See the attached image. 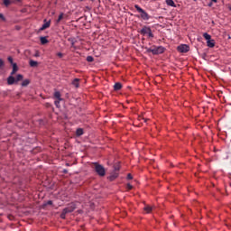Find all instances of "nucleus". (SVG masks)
Masks as SVG:
<instances>
[{
    "mask_svg": "<svg viewBox=\"0 0 231 231\" xmlns=\"http://www.w3.org/2000/svg\"><path fill=\"white\" fill-rule=\"evenodd\" d=\"M148 53H152V55H161L165 51V48L162 46H153L152 48L147 49Z\"/></svg>",
    "mask_w": 231,
    "mask_h": 231,
    "instance_id": "1",
    "label": "nucleus"
},
{
    "mask_svg": "<svg viewBox=\"0 0 231 231\" xmlns=\"http://www.w3.org/2000/svg\"><path fill=\"white\" fill-rule=\"evenodd\" d=\"M134 8H135V10H137V12H139V14H141V17L143 21H149V19H151V15H149V14H147V12H145V10H143L142 7H140V5H135Z\"/></svg>",
    "mask_w": 231,
    "mask_h": 231,
    "instance_id": "2",
    "label": "nucleus"
},
{
    "mask_svg": "<svg viewBox=\"0 0 231 231\" xmlns=\"http://www.w3.org/2000/svg\"><path fill=\"white\" fill-rule=\"evenodd\" d=\"M94 170L96 171L97 174H98V176H101V177L106 176V168H104V166H102L101 164L95 162Z\"/></svg>",
    "mask_w": 231,
    "mask_h": 231,
    "instance_id": "3",
    "label": "nucleus"
},
{
    "mask_svg": "<svg viewBox=\"0 0 231 231\" xmlns=\"http://www.w3.org/2000/svg\"><path fill=\"white\" fill-rule=\"evenodd\" d=\"M76 208L77 205H75V203H71L63 209V214H70V212H73Z\"/></svg>",
    "mask_w": 231,
    "mask_h": 231,
    "instance_id": "4",
    "label": "nucleus"
},
{
    "mask_svg": "<svg viewBox=\"0 0 231 231\" xmlns=\"http://www.w3.org/2000/svg\"><path fill=\"white\" fill-rule=\"evenodd\" d=\"M177 50L180 53H187V51H189L190 50V48L187 44H182V45L178 46Z\"/></svg>",
    "mask_w": 231,
    "mask_h": 231,
    "instance_id": "5",
    "label": "nucleus"
},
{
    "mask_svg": "<svg viewBox=\"0 0 231 231\" xmlns=\"http://www.w3.org/2000/svg\"><path fill=\"white\" fill-rule=\"evenodd\" d=\"M150 32H151V27L144 25L141 29L140 33H141V35H147Z\"/></svg>",
    "mask_w": 231,
    "mask_h": 231,
    "instance_id": "6",
    "label": "nucleus"
},
{
    "mask_svg": "<svg viewBox=\"0 0 231 231\" xmlns=\"http://www.w3.org/2000/svg\"><path fill=\"white\" fill-rule=\"evenodd\" d=\"M7 84L9 86H13V84H15V78H14V75H11L7 78Z\"/></svg>",
    "mask_w": 231,
    "mask_h": 231,
    "instance_id": "7",
    "label": "nucleus"
},
{
    "mask_svg": "<svg viewBox=\"0 0 231 231\" xmlns=\"http://www.w3.org/2000/svg\"><path fill=\"white\" fill-rule=\"evenodd\" d=\"M154 209V207L146 205L143 208L144 212H146V214H151L152 212V210Z\"/></svg>",
    "mask_w": 231,
    "mask_h": 231,
    "instance_id": "8",
    "label": "nucleus"
},
{
    "mask_svg": "<svg viewBox=\"0 0 231 231\" xmlns=\"http://www.w3.org/2000/svg\"><path fill=\"white\" fill-rule=\"evenodd\" d=\"M51 25V22H45L44 24H42V26L40 28V31L42 32L44 30H46L47 28H50Z\"/></svg>",
    "mask_w": 231,
    "mask_h": 231,
    "instance_id": "9",
    "label": "nucleus"
},
{
    "mask_svg": "<svg viewBox=\"0 0 231 231\" xmlns=\"http://www.w3.org/2000/svg\"><path fill=\"white\" fill-rule=\"evenodd\" d=\"M29 66H31V68H37L39 66V62L33 60H30Z\"/></svg>",
    "mask_w": 231,
    "mask_h": 231,
    "instance_id": "10",
    "label": "nucleus"
},
{
    "mask_svg": "<svg viewBox=\"0 0 231 231\" xmlns=\"http://www.w3.org/2000/svg\"><path fill=\"white\" fill-rule=\"evenodd\" d=\"M120 89H122V83L117 82L114 85V90L115 91H120Z\"/></svg>",
    "mask_w": 231,
    "mask_h": 231,
    "instance_id": "11",
    "label": "nucleus"
},
{
    "mask_svg": "<svg viewBox=\"0 0 231 231\" xmlns=\"http://www.w3.org/2000/svg\"><path fill=\"white\" fill-rule=\"evenodd\" d=\"M19 68L17 67V63H14L13 64V70L11 72V75H15V73H17Z\"/></svg>",
    "mask_w": 231,
    "mask_h": 231,
    "instance_id": "12",
    "label": "nucleus"
},
{
    "mask_svg": "<svg viewBox=\"0 0 231 231\" xmlns=\"http://www.w3.org/2000/svg\"><path fill=\"white\" fill-rule=\"evenodd\" d=\"M166 5H168V6H172L173 8H176V4L174 3V0H166Z\"/></svg>",
    "mask_w": 231,
    "mask_h": 231,
    "instance_id": "13",
    "label": "nucleus"
},
{
    "mask_svg": "<svg viewBox=\"0 0 231 231\" xmlns=\"http://www.w3.org/2000/svg\"><path fill=\"white\" fill-rule=\"evenodd\" d=\"M207 44L208 48H214V46H216V42L214 40H209L207 42Z\"/></svg>",
    "mask_w": 231,
    "mask_h": 231,
    "instance_id": "14",
    "label": "nucleus"
},
{
    "mask_svg": "<svg viewBox=\"0 0 231 231\" xmlns=\"http://www.w3.org/2000/svg\"><path fill=\"white\" fill-rule=\"evenodd\" d=\"M82 134H84V130L82 128H78L76 130V135L77 136H82Z\"/></svg>",
    "mask_w": 231,
    "mask_h": 231,
    "instance_id": "15",
    "label": "nucleus"
},
{
    "mask_svg": "<svg viewBox=\"0 0 231 231\" xmlns=\"http://www.w3.org/2000/svg\"><path fill=\"white\" fill-rule=\"evenodd\" d=\"M80 79H74L72 81V85L75 86V88H79Z\"/></svg>",
    "mask_w": 231,
    "mask_h": 231,
    "instance_id": "16",
    "label": "nucleus"
},
{
    "mask_svg": "<svg viewBox=\"0 0 231 231\" xmlns=\"http://www.w3.org/2000/svg\"><path fill=\"white\" fill-rule=\"evenodd\" d=\"M41 44H48V39L44 36L40 38Z\"/></svg>",
    "mask_w": 231,
    "mask_h": 231,
    "instance_id": "17",
    "label": "nucleus"
},
{
    "mask_svg": "<svg viewBox=\"0 0 231 231\" xmlns=\"http://www.w3.org/2000/svg\"><path fill=\"white\" fill-rule=\"evenodd\" d=\"M63 19H64V13H61V14L59 15V17H58V19H57V21H56L57 24H59V23H60V21H62Z\"/></svg>",
    "mask_w": 231,
    "mask_h": 231,
    "instance_id": "18",
    "label": "nucleus"
},
{
    "mask_svg": "<svg viewBox=\"0 0 231 231\" xmlns=\"http://www.w3.org/2000/svg\"><path fill=\"white\" fill-rule=\"evenodd\" d=\"M203 37H204V39H206V41H208V42L212 39V36H210V34H208V33H207V32H205V33L203 34Z\"/></svg>",
    "mask_w": 231,
    "mask_h": 231,
    "instance_id": "19",
    "label": "nucleus"
},
{
    "mask_svg": "<svg viewBox=\"0 0 231 231\" xmlns=\"http://www.w3.org/2000/svg\"><path fill=\"white\" fill-rule=\"evenodd\" d=\"M54 97H55V98H57V100H62V98H60V92H59V91H56L54 93Z\"/></svg>",
    "mask_w": 231,
    "mask_h": 231,
    "instance_id": "20",
    "label": "nucleus"
},
{
    "mask_svg": "<svg viewBox=\"0 0 231 231\" xmlns=\"http://www.w3.org/2000/svg\"><path fill=\"white\" fill-rule=\"evenodd\" d=\"M5 6H10L12 5V1L10 0H3Z\"/></svg>",
    "mask_w": 231,
    "mask_h": 231,
    "instance_id": "21",
    "label": "nucleus"
},
{
    "mask_svg": "<svg viewBox=\"0 0 231 231\" xmlns=\"http://www.w3.org/2000/svg\"><path fill=\"white\" fill-rule=\"evenodd\" d=\"M28 84H30V80H28V79H25V80H23V81L22 82V86H23V88H26V86H28Z\"/></svg>",
    "mask_w": 231,
    "mask_h": 231,
    "instance_id": "22",
    "label": "nucleus"
},
{
    "mask_svg": "<svg viewBox=\"0 0 231 231\" xmlns=\"http://www.w3.org/2000/svg\"><path fill=\"white\" fill-rule=\"evenodd\" d=\"M23 75L22 74H18L16 76V82H19V81L23 80Z\"/></svg>",
    "mask_w": 231,
    "mask_h": 231,
    "instance_id": "23",
    "label": "nucleus"
},
{
    "mask_svg": "<svg viewBox=\"0 0 231 231\" xmlns=\"http://www.w3.org/2000/svg\"><path fill=\"white\" fill-rule=\"evenodd\" d=\"M93 60H95V59L92 56H88L87 57V61L88 62H93Z\"/></svg>",
    "mask_w": 231,
    "mask_h": 231,
    "instance_id": "24",
    "label": "nucleus"
},
{
    "mask_svg": "<svg viewBox=\"0 0 231 231\" xmlns=\"http://www.w3.org/2000/svg\"><path fill=\"white\" fill-rule=\"evenodd\" d=\"M116 178H118V173H114L113 175H111L110 180H116Z\"/></svg>",
    "mask_w": 231,
    "mask_h": 231,
    "instance_id": "25",
    "label": "nucleus"
},
{
    "mask_svg": "<svg viewBox=\"0 0 231 231\" xmlns=\"http://www.w3.org/2000/svg\"><path fill=\"white\" fill-rule=\"evenodd\" d=\"M148 37H150V39H152L154 37V34H152V30H150V32L147 33Z\"/></svg>",
    "mask_w": 231,
    "mask_h": 231,
    "instance_id": "26",
    "label": "nucleus"
},
{
    "mask_svg": "<svg viewBox=\"0 0 231 231\" xmlns=\"http://www.w3.org/2000/svg\"><path fill=\"white\" fill-rule=\"evenodd\" d=\"M7 60L10 62V64H14V59L12 57H8Z\"/></svg>",
    "mask_w": 231,
    "mask_h": 231,
    "instance_id": "27",
    "label": "nucleus"
},
{
    "mask_svg": "<svg viewBox=\"0 0 231 231\" xmlns=\"http://www.w3.org/2000/svg\"><path fill=\"white\" fill-rule=\"evenodd\" d=\"M5 66V61L0 59V69H2Z\"/></svg>",
    "mask_w": 231,
    "mask_h": 231,
    "instance_id": "28",
    "label": "nucleus"
},
{
    "mask_svg": "<svg viewBox=\"0 0 231 231\" xmlns=\"http://www.w3.org/2000/svg\"><path fill=\"white\" fill-rule=\"evenodd\" d=\"M54 104H55V106H56V107H59L60 106V100H56L55 102H54Z\"/></svg>",
    "mask_w": 231,
    "mask_h": 231,
    "instance_id": "29",
    "label": "nucleus"
},
{
    "mask_svg": "<svg viewBox=\"0 0 231 231\" xmlns=\"http://www.w3.org/2000/svg\"><path fill=\"white\" fill-rule=\"evenodd\" d=\"M126 189H128V190H132L133 189V185L128 183L127 186H126Z\"/></svg>",
    "mask_w": 231,
    "mask_h": 231,
    "instance_id": "30",
    "label": "nucleus"
},
{
    "mask_svg": "<svg viewBox=\"0 0 231 231\" xmlns=\"http://www.w3.org/2000/svg\"><path fill=\"white\" fill-rule=\"evenodd\" d=\"M0 19H2V21H6V19L5 18V15H3V14H0Z\"/></svg>",
    "mask_w": 231,
    "mask_h": 231,
    "instance_id": "31",
    "label": "nucleus"
},
{
    "mask_svg": "<svg viewBox=\"0 0 231 231\" xmlns=\"http://www.w3.org/2000/svg\"><path fill=\"white\" fill-rule=\"evenodd\" d=\"M34 57H41V53L39 52V51L35 52Z\"/></svg>",
    "mask_w": 231,
    "mask_h": 231,
    "instance_id": "32",
    "label": "nucleus"
},
{
    "mask_svg": "<svg viewBox=\"0 0 231 231\" xmlns=\"http://www.w3.org/2000/svg\"><path fill=\"white\" fill-rule=\"evenodd\" d=\"M127 180H133V175H131V173L127 174Z\"/></svg>",
    "mask_w": 231,
    "mask_h": 231,
    "instance_id": "33",
    "label": "nucleus"
},
{
    "mask_svg": "<svg viewBox=\"0 0 231 231\" xmlns=\"http://www.w3.org/2000/svg\"><path fill=\"white\" fill-rule=\"evenodd\" d=\"M64 217H66V214H64V210H62L61 218L64 219Z\"/></svg>",
    "mask_w": 231,
    "mask_h": 231,
    "instance_id": "34",
    "label": "nucleus"
},
{
    "mask_svg": "<svg viewBox=\"0 0 231 231\" xmlns=\"http://www.w3.org/2000/svg\"><path fill=\"white\" fill-rule=\"evenodd\" d=\"M47 205H53V201L48 200V201H47Z\"/></svg>",
    "mask_w": 231,
    "mask_h": 231,
    "instance_id": "35",
    "label": "nucleus"
},
{
    "mask_svg": "<svg viewBox=\"0 0 231 231\" xmlns=\"http://www.w3.org/2000/svg\"><path fill=\"white\" fill-rule=\"evenodd\" d=\"M57 55H58V57H60V58H62V57H63L62 52H59Z\"/></svg>",
    "mask_w": 231,
    "mask_h": 231,
    "instance_id": "36",
    "label": "nucleus"
},
{
    "mask_svg": "<svg viewBox=\"0 0 231 231\" xmlns=\"http://www.w3.org/2000/svg\"><path fill=\"white\" fill-rule=\"evenodd\" d=\"M115 171H120V167L115 166Z\"/></svg>",
    "mask_w": 231,
    "mask_h": 231,
    "instance_id": "37",
    "label": "nucleus"
},
{
    "mask_svg": "<svg viewBox=\"0 0 231 231\" xmlns=\"http://www.w3.org/2000/svg\"><path fill=\"white\" fill-rule=\"evenodd\" d=\"M213 3H217V0H211Z\"/></svg>",
    "mask_w": 231,
    "mask_h": 231,
    "instance_id": "38",
    "label": "nucleus"
},
{
    "mask_svg": "<svg viewBox=\"0 0 231 231\" xmlns=\"http://www.w3.org/2000/svg\"><path fill=\"white\" fill-rule=\"evenodd\" d=\"M18 3H21V0H16Z\"/></svg>",
    "mask_w": 231,
    "mask_h": 231,
    "instance_id": "39",
    "label": "nucleus"
}]
</instances>
